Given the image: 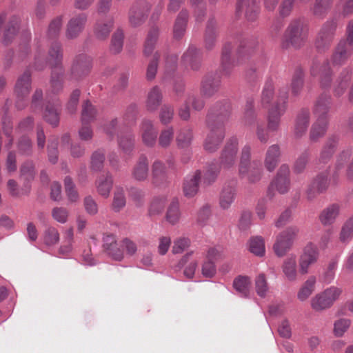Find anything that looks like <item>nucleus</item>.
I'll return each mask as SVG.
<instances>
[{
	"label": "nucleus",
	"mask_w": 353,
	"mask_h": 353,
	"mask_svg": "<svg viewBox=\"0 0 353 353\" xmlns=\"http://www.w3.org/2000/svg\"><path fill=\"white\" fill-rule=\"evenodd\" d=\"M327 176L325 174H319L313 181L309 187L307 194L309 199H312L317 194L325 191L328 187Z\"/></svg>",
	"instance_id": "28"
},
{
	"label": "nucleus",
	"mask_w": 353,
	"mask_h": 353,
	"mask_svg": "<svg viewBox=\"0 0 353 353\" xmlns=\"http://www.w3.org/2000/svg\"><path fill=\"white\" fill-rule=\"evenodd\" d=\"M174 139V129L172 127H168L160 132L158 144L162 148H168L170 146Z\"/></svg>",
	"instance_id": "47"
},
{
	"label": "nucleus",
	"mask_w": 353,
	"mask_h": 353,
	"mask_svg": "<svg viewBox=\"0 0 353 353\" xmlns=\"http://www.w3.org/2000/svg\"><path fill=\"white\" fill-rule=\"evenodd\" d=\"M59 110L60 103L57 100L48 101L43 113L44 119L52 126H57L59 122Z\"/></svg>",
	"instance_id": "23"
},
{
	"label": "nucleus",
	"mask_w": 353,
	"mask_h": 353,
	"mask_svg": "<svg viewBox=\"0 0 353 353\" xmlns=\"http://www.w3.org/2000/svg\"><path fill=\"white\" fill-rule=\"evenodd\" d=\"M119 145L123 153L130 154L134 148V139L132 136L127 134L119 137Z\"/></svg>",
	"instance_id": "58"
},
{
	"label": "nucleus",
	"mask_w": 353,
	"mask_h": 353,
	"mask_svg": "<svg viewBox=\"0 0 353 353\" xmlns=\"http://www.w3.org/2000/svg\"><path fill=\"white\" fill-rule=\"evenodd\" d=\"M96 114L94 107L89 101L85 102L81 112L82 123H90L94 119Z\"/></svg>",
	"instance_id": "51"
},
{
	"label": "nucleus",
	"mask_w": 353,
	"mask_h": 353,
	"mask_svg": "<svg viewBox=\"0 0 353 353\" xmlns=\"http://www.w3.org/2000/svg\"><path fill=\"white\" fill-rule=\"evenodd\" d=\"M207 125L210 132L205 141L204 148L209 152H213L219 148L221 143L225 137V131L223 128H217L215 125L212 117H209Z\"/></svg>",
	"instance_id": "12"
},
{
	"label": "nucleus",
	"mask_w": 353,
	"mask_h": 353,
	"mask_svg": "<svg viewBox=\"0 0 353 353\" xmlns=\"http://www.w3.org/2000/svg\"><path fill=\"white\" fill-rule=\"evenodd\" d=\"M92 66V59L90 57L85 54H79L76 57L72 66V78L77 80L85 76L90 72Z\"/></svg>",
	"instance_id": "16"
},
{
	"label": "nucleus",
	"mask_w": 353,
	"mask_h": 353,
	"mask_svg": "<svg viewBox=\"0 0 353 353\" xmlns=\"http://www.w3.org/2000/svg\"><path fill=\"white\" fill-rule=\"evenodd\" d=\"M64 185L68 200L72 203L77 201L79 200V194L75 188V185L70 176L65 178Z\"/></svg>",
	"instance_id": "52"
},
{
	"label": "nucleus",
	"mask_w": 353,
	"mask_h": 353,
	"mask_svg": "<svg viewBox=\"0 0 353 353\" xmlns=\"http://www.w3.org/2000/svg\"><path fill=\"white\" fill-rule=\"evenodd\" d=\"M310 124V111L307 109L301 110L297 114L294 133L296 137H301L307 130Z\"/></svg>",
	"instance_id": "25"
},
{
	"label": "nucleus",
	"mask_w": 353,
	"mask_h": 353,
	"mask_svg": "<svg viewBox=\"0 0 353 353\" xmlns=\"http://www.w3.org/2000/svg\"><path fill=\"white\" fill-rule=\"evenodd\" d=\"M274 96V85L272 82H267L262 91L261 103L263 108H267L272 101Z\"/></svg>",
	"instance_id": "54"
},
{
	"label": "nucleus",
	"mask_w": 353,
	"mask_h": 353,
	"mask_svg": "<svg viewBox=\"0 0 353 353\" xmlns=\"http://www.w3.org/2000/svg\"><path fill=\"white\" fill-rule=\"evenodd\" d=\"M332 99L330 95H321L314 108V114L316 117V121L312 124L310 132V139L312 142L318 141L323 137L328 127L327 113L330 108Z\"/></svg>",
	"instance_id": "4"
},
{
	"label": "nucleus",
	"mask_w": 353,
	"mask_h": 353,
	"mask_svg": "<svg viewBox=\"0 0 353 353\" xmlns=\"http://www.w3.org/2000/svg\"><path fill=\"white\" fill-rule=\"evenodd\" d=\"M243 122L246 125H252L256 123V134L258 139L263 143L269 140L268 129L267 130L262 122L257 120L256 114L254 110V101L248 99L246 101L243 113Z\"/></svg>",
	"instance_id": "8"
},
{
	"label": "nucleus",
	"mask_w": 353,
	"mask_h": 353,
	"mask_svg": "<svg viewBox=\"0 0 353 353\" xmlns=\"http://www.w3.org/2000/svg\"><path fill=\"white\" fill-rule=\"evenodd\" d=\"M112 19H106L105 21H98L94 26V34L99 39L106 38L112 28Z\"/></svg>",
	"instance_id": "40"
},
{
	"label": "nucleus",
	"mask_w": 353,
	"mask_h": 353,
	"mask_svg": "<svg viewBox=\"0 0 353 353\" xmlns=\"http://www.w3.org/2000/svg\"><path fill=\"white\" fill-rule=\"evenodd\" d=\"M159 36V29L157 27H153L149 31L146 38V41L144 46V54L145 55L150 54L154 48L156 41Z\"/></svg>",
	"instance_id": "50"
},
{
	"label": "nucleus",
	"mask_w": 353,
	"mask_h": 353,
	"mask_svg": "<svg viewBox=\"0 0 353 353\" xmlns=\"http://www.w3.org/2000/svg\"><path fill=\"white\" fill-rule=\"evenodd\" d=\"M338 139L335 137L330 138L326 141L323 149L321 151L318 162L319 163H327L335 152Z\"/></svg>",
	"instance_id": "35"
},
{
	"label": "nucleus",
	"mask_w": 353,
	"mask_h": 353,
	"mask_svg": "<svg viewBox=\"0 0 353 353\" xmlns=\"http://www.w3.org/2000/svg\"><path fill=\"white\" fill-rule=\"evenodd\" d=\"M123 33L121 30H118L114 32L112 39L110 49L114 53L121 52L123 48Z\"/></svg>",
	"instance_id": "63"
},
{
	"label": "nucleus",
	"mask_w": 353,
	"mask_h": 353,
	"mask_svg": "<svg viewBox=\"0 0 353 353\" xmlns=\"http://www.w3.org/2000/svg\"><path fill=\"white\" fill-rule=\"evenodd\" d=\"M19 19L14 17L10 22L4 33L3 42L8 44L13 38L18 29Z\"/></svg>",
	"instance_id": "61"
},
{
	"label": "nucleus",
	"mask_w": 353,
	"mask_h": 353,
	"mask_svg": "<svg viewBox=\"0 0 353 353\" xmlns=\"http://www.w3.org/2000/svg\"><path fill=\"white\" fill-rule=\"evenodd\" d=\"M52 217L57 222L64 224L68 220L69 212L63 207H55L51 212Z\"/></svg>",
	"instance_id": "56"
},
{
	"label": "nucleus",
	"mask_w": 353,
	"mask_h": 353,
	"mask_svg": "<svg viewBox=\"0 0 353 353\" xmlns=\"http://www.w3.org/2000/svg\"><path fill=\"white\" fill-rule=\"evenodd\" d=\"M216 38V22L214 19L208 21L205 34V47L211 50L215 46Z\"/></svg>",
	"instance_id": "39"
},
{
	"label": "nucleus",
	"mask_w": 353,
	"mask_h": 353,
	"mask_svg": "<svg viewBox=\"0 0 353 353\" xmlns=\"http://www.w3.org/2000/svg\"><path fill=\"white\" fill-rule=\"evenodd\" d=\"M141 138L143 143L149 147L156 144L157 130L152 121L144 119L141 124Z\"/></svg>",
	"instance_id": "19"
},
{
	"label": "nucleus",
	"mask_w": 353,
	"mask_h": 353,
	"mask_svg": "<svg viewBox=\"0 0 353 353\" xmlns=\"http://www.w3.org/2000/svg\"><path fill=\"white\" fill-rule=\"evenodd\" d=\"M239 141L237 138L232 137L225 144L220 157V163H212L210 165L204 175V182L210 183L216 178L220 169H230L236 161Z\"/></svg>",
	"instance_id": "3"
},
{
	"label": "nucleus",
	"mask_w": 353,
	"mask_h": 353,
	"mask_svg": "<svg viewBox=\"0 0 353 353\" xmlns=\"http://www.w3.org/2000/svg\"><path fill=\"white\" fill-rule=\"evenodd\" d=\"M290 168L288 165L283 164L280 166L274 180L271 183L268 194L270 195L272 188H275L280 194L286 193L290 185L289 178Z\"/></svg>",
	"instance_id": "14"
},
{
	"label": "nucleus",
	"mask_w": 353,
	"mask_h": 353,
	"mask_svg": "<svg viewBox=\"0 0 353 353\" xmlns=\"http://www.w3.org/2000/svg\"><path fill=\"white\" fill-rule=\"evenodd\" d=\"M340 213V206L338 204H332L325 208L319 215V220L324 226L333 224Z\"/></svg>",
	"instance_id": "29"
},
{
	"label": "nucleus",
	"mask_w": 353,
	"mask_h": 353,
	"mask_svg": "<svg viewBox=\"0 0 353 353\" xmlns=\"http://www.w3.org/2000/svg\"><path fill=\"white\" fill-rule=\"evenodd\" d=\"M341 293L342 290L340 288L336 286L327 288L312 299L311 306L316 311L329 308L339 298Z\"/></svg>",
	"instance_id": "9"
},
{
	"label": "nucleus",
	"mask_w": 353,
	"mask_h": 353,
	"mask_svg": "<svg viewBox=\"0 0 353 353\" xmlns=\"http://www.w3.org/2000/svg\"><path fill=\"white\" fill-rule=\"evenodd\" d=\"M255 289L257 294L261 297H265L268 291V285L265 275L259 274L255 279Z\"/></svg>",
	"instance_id": "55"
},
{
	"label": "nucleus",
	"mask_w": 353,
	"mask_h": 353,
	"mask_svg": "<svg viewBox=\"0 0 353 353\" xmlns=\"http://www.w3.org/2000/svg\"><path fill=\"white\" fill-rule=\"evenodd\" d=\"M251 147L245 145L241 150L239 165L241 177L246 178L251 183L259 182L263 175V165L260 160L250 161Z\"/></svg>",
	"instance_id": "5"
},
{
	"label": "nucleus",
	"mask_w": 353,
	"mask_h": 353,
	"mask_svg": "<svg viewBox=\"0 0 353 353\" xmlns=\"http://www.w3.org/2000/svg\"><path fill=\"white\" fill-rule=\"evenodd\" d=\"M280 148L277 144L270 145L266 152L264 159V165L265 168L272 172L276 168L280 157Z\"/></svg>",
	"instance_id": "27"
},
{
	"label": "nucleus",
	"mask_w": 353,
	"mask_h": 353,
	"mask_svg": "<svg viewBox=\"0 0 353 353\" xmlns=\"http://www.w3.org/2000/svg\"><path fill=\"white\" fill-rule=\"evenodd\" d=\"M298 233L297 227L290 226L277 235L273 245V250L276 256H283L291 249Z\"/></svg>",
	"instance_id": "10"
},
{
	"label": "nucleus",
	"mask_w": 353,
	"mask_h": 353,
	"mask_svg": "<svg viewBox=\"0 0 353 353\" xmlns=\"http://www.w3.org/2000/svg\"><path fill=\"white\" fill-rule=\"evenodd\" d=\"M103 248L113 259L121 261L123 259V251L117 247L116 236L113 234H105L103 237Z\"/></svg>",
	"instance_id": "22"
},
{
	"label": "nucleus",
	"mask_w": 353,
	"mask_h": 353,
	"mask_svg": "<svg viewBox=\"0 0 353 353\" xmlns=\"http://www.w3.org/2000/svg\"><path fill=\"white\" fill-rule=\"evenodd\" d=\"M304 74L301 69H297L292 79L291 91L292 94L294 97L299 96L303 88Z\"/></svg>",
	"instance_id": "43"
},
{
	"label": "nucleus",
	"mask_w": 353,
	"mask_h": 353,
	"mask_svg": "<svg viewBox=\"0 0 353 353\" xmlns=\"http://www.w3.org/2000/svg\"><path fill=\"white\" fill-rule=\"evenodd\" d=\"M308 35V28L305 22L300 19L290 21L286 28L283 40V48L290 46L300 48L306 41Z\"/></svg>",
	"instance_id": "6"
},
{
	"label": "nucleus",
	"mask_w": 353,
	"mask_h": 353,
	"mask_svg": "<svg viewBox=\"0 0 353 353\" xmlns=\"http://www.w3.org/2000/svg\"><path fill=\"white\" fill-rule=\"evenodd\" d=\"M63 58L61 46L58 42H54L51 44L48 51L47 60L44 59L40 52L35 56L34 67L37 70H42L49 63L54 69L52 70L50 80V87L52 92L57 94L60 92L63 88V69L59 67L61 63Z\"/></svg>",
	"instance_id": "2"
},
{
	"label": "nucleus",
	"mask_w": 353,
	"mask_h": 353,
	"mask_svg": "<svg viewBox=\"0 0 353 353\" xmlns=\"http://www.w3.org/2000/svg\"><path fill=\"white\" fill-rule=\"evenodd\" d=\"M180 214L179 201L177 199H174L168 207L166 213V219L170 223L174 225L179 221Z\"/></svg>",
	"instance_id": "49"
},
{
	"label": "nucleus",
	"mask_w": 353,
	"mask_h": 353,
	"mask_svg": "<svg viewBox=\"0 0 353 353\" xmlns=\"http://www.w3.org/2000/svg\"><path fill=\"white\" fill-rule=\"evenodd\" d=\"M336 268L337 262L335 261H331L321 276V281L326 284L332 283L335 277Z\"/></svg>",
	"instance_id": "57"
},
{
	"label": "nucleus",
	"mask_w": 353,
	"mask_h": 353,
	"mask_svg": "<svg viewBox=\"0 0 353 353\" xmlns=\"http://www.w3.org/2000/svg\"><path fill=\"white\" fill-rule=\"evenodd\" d=\"M59 241V233L58 230L52 226L46 228L43 234V242L48 245L57 244Z\"/></svg>",
	"instance_id": "53"
},
{
	"label": "nucleus",
	"mask_w": 353,
	"mask_h": 353,
	"mask_svg": "<svg viewBox=\"0 0 353 353\" xmlns=\"http://www.w3.org/2000/svg\"><path fill=\"white\" fill-rule=\"evenodd\" d=\"M319 256L317 246L311 242L307 243L299 257V272L303 275L307 274L310 267L318 261Z\"/></svg>",
	"instance_id": "11"
},
{
	"label": "nucleus",
	"mask_w": 353,
	"mask_h": 353,
	"mask_svg": "<svg viewBox=\"0 0 353 353\" xmlns=\"http://www.w3.org/2000/svg\"><path fill=\"white\" fill-rule=\"evenodd\" d=\"M236 190L234 186H225L220 194L219 205L223 210L228 209L234 201Z\"/></svg>",
	"instance_id": "38"
},
{
	"label": "nucleus",
	"mask_w": 353,
	"mask_h": 353,
	"mask_svg": "<svg viewBox=\"0 0 353 353\" xmlns=\"http://www.w3.org/2000/svg\"><path fill=\"white\" fill-rule=\"evenodd\" d=\"M219 86V81L212 77H207L202 81L201 92L206 97L212 96Z\"/></svg>",
	"instance_id": "44"
},
{
	"label": "nucleus",
	"mask_w": 353,
	"mask_h": 353,
	"mask_svg": "<svg viewBox=\"0 0 353 353\" xmlns=\"http://www.w3.org/2000/svg\"><path fill=\"white\" fill-rule=\"evenodd\" d=\"M316 279L314 276H309L300 288L297 298L301 301H306L315 290Z\"/></svg>",
	"instance_id": "37"
},
{
	"label": "nucleus",
	"mask_w": 353,
	"mask_h": 353,
	"mask_svg": "<svg viewBox=\"0 0 353 353\" xmlns=\"http://www.w3.org/2000/svg\"><path fill=\"white\" fill-rule=\"evenodd\" d=\"M232 46L230 43H225L222 50L221 63L224 70L230 66L234 65V61L230 57Z\"/></svg>",
	"instance_id": "60"
},
{
	"label": "nucleus",
	"mask_w": 353,
	"mask_h": 353,
	"mask_svg": "<svg viewBox=\"0 0 353 353\" xmlns=\"http://www.w3.org/2000/svg\"><path fill=\"white\" fill-rule=\"evenodd\" d=\"M113 179L111 174L106 173L96 181L97 192L103 197L108 198L112 188Z\"/></svg>",
	"instance_id": "31"
},
{
	"label": "nucleus",
	"mask_w": 353,
	"mask_h": 353,
	"mask_svg": "<svg viewBox=\"0 0 353 353\" xmlns=\"http://www.w3.org/2000/svg\"><path fill=\"white\" fill-rule=\"evenodd\" d=\"M30 74L28 71L25 72L17 80L15 85V93L17 95V107L21 109L23 105L20 104V101L28 97L30 89Z\"/></svg>",
	"instance_id": "17"
},
{
	"label": "nucleus",
	"mask_w": 353,
	"mask_h": 353,
	"mask_svg": "<svg viewBox=\"0 0 353 353\" xmlns=\"http://www.w3.org/2000/svg\"><path fill=\"white\" fill-rule=\"evenodd\" d=\"M167 198L165 196H159L152 200L149 212L151 214H156L161 212L165 205Z\"/></svg>",
	"instance_id": "59"
},
{
	"label": "nucleus",
	"mask_w": 353,
	"mask_h": 353,
	"mask_svg": "<svg viewBox=\"0 0 353 353\" xmlns=\"http://www.w3.org/2000/svg\"><path fill=\"white\" fill-rule=\"evenodd\" d=\"M126 204L124 190L121 187H116L112 203V208L114 212H119Z\"/></svg>",
	"instance_id": "46"
},
{
	"label": "nucleus",
	"mask_w": 353,
	"mask_h": 353,
	"mask_svg": "<svg viewBox=\"0 0 353 353\" xmlns=\"http://www.w3.org/2000/svg\"><path fill=\"white\" fill-rule=\"evenodd\" d=\"M259 0H239L237 12H245V17L249 21H254L259 13Z\"/></svg>",
	"instance_id": "24"
},
{
	"label": "nucleus",
	"mask_w": 353,
	"mask_h": 353,
	"mask_svg": "<svg viewBox=\"0 0 353 353\" xmlns=\"http://www.w3.org/2000/svg\"><path fill=\"white\" fill-rule=\"evenodd\" d=\"M87 20L85 13H80L72 17L67 25L66 37L68 39L76 38L83 31Z\"/></svg>",
	"instance_id": "18"
},
{
	"label": "nucleus",
	"mask_w": 353,
	"mask_h": 353,
	"mask_svg": "<svg viewBox=\"0 0 353 353\" xmlns=\"http://www.w3.org/2000/svg\"><path fill=\"white\" fill-rule=\"evenodd\" d=\"M251 279L247 276H239L233 281V287L236 292L243 298L249 296L251 290Z\"/></svg>",
	"instance_id": "33"
},
{
	"label": "nucleus",
	"mask_w": 353,
	"mask_h": 353,
	"mask_svg": "<svg viewBox=\"0 0 353 353\" xmlns=\"http://www.w3.org/2000/svg\"><path fill=\"white\" fill-rule=\"evenodd\" d=\"M232 112V106L229 101H224L217 103L213 110V112L208 115L207 121L209 117H213L214 123L217 128H223L224 124L228 121Z\"/></svg>",
	"instance_id": "15"
},
{
	"label": "nucleus",
	"mask_w": 353,
	"mask_h": 353,
	"mask_svg": "<svg viewBox=\"0 0 353 353\" xmlns=\"http://www.w3.org/2000/svg\"><path fill=\"white\" fill-rule=\"evenodd\" d=\"M34 168L32 162H26L21 165L20 169V180L24 183V192H30V183L34 179Z\"/></svg>",
	"instance_id": "32"
},
{
	"label": "nucleus",
	"mask_w": 353,
	"mask_h": 353,
	"mask_svg": "<svg viewBox=\"0 0 353 353\" xmlns=\"http://www.w3.org/2000/svg\"><path fill=\"white\" fill-rule=\"evenodd\" d=\"M163 99V95L159 87H153L149 92L147 96L145 106L148 111H156L159 105L161 104Z\"/></svg>",
	"instance_id": "34"
},
{
	"label": "nucleus",
	"mask_w": 353,
	"mask_h": 353,
	"mask_svg": "<svg viewBox=\"0 0 353 353\" xmlns=\"http://www.w3.org/2000/svg\"><path fill=\"white\" fill-rule=\"evenodd\" d=\"M133 178L137 181H144L148 175V162L145 157H141L135 164L132 172Z\"/></svg>",
	"instance_id": "36"
},
{
	"label": "nucleus",
	"mask_w": 353,
	"mask_h": 353,
	"mask_svg": "<svg viewBox=\"0 0 353 353\" xmlns=\"http://www.w3.org/2000/svg\"><path fill=\"white\" fill-rule=\"evenodd\" d=\"M353 52V48L347 46L344 40H341L336 47L332 56L334 65H341L348 60Z\"/></svg>",
	"instance_id": "20"
},
{
	"label": "nucleus",
	"mask_w": 353,
	"mask_h": 353,
	"mask_svg": "<svg viewBox=\"0 0 353 353\" xmlns=\"http://www.w3.org/2000/svg\"><path fill=\"white\" fill-rule=\"evenodd\" d=\"M129 18L131 25L136 27L143 22L145 19V14L141 10L133 7L130 10Z\"/></svg>",
	"instance_id": "64"
},
{
	"label": "nucleus",
	"mask_w": 353,
	"mask_h": 353,
	"mask_svg": "<svg viewBox=\"0 0 353 353\" xmlns=\"http://www.w3.org/2000/svg\"><path fill=\"white\" fill-rule=\"evenodd\" d=\"M353 239V215L348 218L342 225L339 239L343 243H348Z\"/></svg>",
	"instance_id": "45"
},
{
	"label": "nucleus",
	"mask_w": 353,
	"mask_h": 353,
	"mask_svg": "<svg viewBox=\"0 0 353 353\" xmlns=\"http://www.w3.org/2000/svg\"><path fill=\"white\" fill-rule=\"evenodd\" d=\"M188 20V12L182 10L179 14L174 26L173 34L176 39H180L185 33Z\"/></svg>",
	"instance_id": "41"
},
{
	"label": "nucleus",
	"mask_w": 353,
	"mask_h": 353,
	"mask_svg": "<svg viewBox=\"0 0 353 353\" xmlns=\"http://www.w3.org/2000/svg\"><path fill=\"white\" fill-rule=\"evenodd\" d=\"M250 251L256 256H263L265 252L263 238L256 236L251 239L250 241Z\"/></svg>",
	"instance_id": "48"
},
{
	"label": "nucleus",
	"mask_w": 353,
	"mask_h": 353,
	"mask_svg": "<svg viewBox=\"0 0 353 353\" xmlns=\"http://www.w3.org/2000/svg\"><path fill=\"white\" fill-rule=\"evenodd\" d=\"M193 139L192 130L190 128L181 129L176 135V142L179 148H188Z\"/></svg>",
	"instance_id": "42"
},
{
	"label": "nucleus",
	"mask_w": 353,
	"mask_h": 353,
	"mask_svg": "<svg viewBox=\"0 0 353 353\" xmlns=\"http://www.w3.org/2000/svg\"><path fill=\"white\" fill-rule=\"evenodd\" d=\"M310 73L312 77L319 76V85L323 90L332 88L336 97L344 94L352 78V68L350 66L343 68L339 72L335 80H332V70L328 60L322 63H314Z\"/></svg>",
	"instance_id": "1"
},
{
	"label": "nucleus",
	"mask_w": 353,
	"mask_h": 353,
	"mask_svg": "<svg viewBox=\"0 0 353 353\" xmlns=\"http://www.w3.org/2000/svg\"><path fill=\"white\" fill-rule=\"evenodd\" d=\"M282 270L285 278L290 281H295L298 277L296 257L292 254L283 261Z\"/></svg>",
	"instance_id": "30"
},
{
	"label": "nucleus",
	"mask_w": 353,
	"mask_h": 353,
	"mask_svg": "<svg viewBox=\"0 0 353 353\" xmlns=\"http://www.w3.org/2000/svg\"><path fill=\"white\" fill-rule=\"evenodd\" d=\"M288 99V91L285 88L279 92L276 101L269 110L268 114V128L270 131L275 132L279 128L281 117L286 110V103Z\"/></svg>",
	"instance_id": "7"
},
{
	"label": "nucleus",
	"mask_w": 353,
	"mask_h": 353,
	"mask_svg": "<svg viewBox=\"0 0 353 353\" xmlns=\"http://www.w3.org/2000/svg\"><path fill=\"white\" fill-rule=\"evenodd\" d=\"M182 62L193 70H197L201 65L199 50L191 46L182 56Z\"/></svg>",
	"instance_id": "26"
},
{
	"label": "nucleus",
	"mask_w": 353,
	"mask_h": 353,
	"mask_svg": "<svg viewBox=\"0 0 353 353\" xmlns=\"http://www.w3.org/2000/svg\"><path fill=\"white\" fill-rule=\"evenodd\" d=\"M334 20L327 21L323 24L316 39L315 45L319 50L327 48L331 44L336 29Z\"/></svg>",
	"instance_id": "13"
},
{
	"label": "nucleus",
	"mask_w": 353,
	"mask_h": 353,
	"mask_svg": "<svg viewBox=\"0 0 353 353\" xmlns=\"http://www.w3.org/2000/svg\"><path fill=\"white\" fill-rule=\"evenodd\" d=\"M201 179V171L196 170L188 174L184 180L183 193L186 197H193L199 190V183Z\"/></svg>",
	"instance_id": "21"
},
{
	"label": "nucleus",
	"mask_w": 353,
	"mask_h": 353,
	"mask_svg": "<svg viewBox=\"0 0 353 353\" xmlns=\"http://www.w3.org/2000/svg\"><path fill=\"white\" fill-rule=\"evenodd\" d=\"M190 245V240L185 237H180L174 241L172 253L181 254L184 252Z\"/></svg>",
	"instance_id": "62"
}]
</instances>
